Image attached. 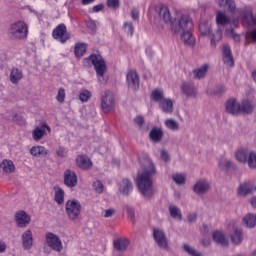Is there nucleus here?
Returning <instances> with one entry per match:
<instances>
[{
  "mask_svg": "<svg viewBox=\"0 0 256 256\" xmlns=\"http://www.w3.org/2000/svg\"><path fill=\"white\" fill-rule=\"evenodd\" d=\"M237 193L239 197H247V195H251L252 190L249 184L244 183L239 185Z\"/></svg>",
  "mask_w": 256,
  "mask_h": 256,
  "instance_id": "nucleus-38",
  "label": "nucleus"
},
{
  "mask_svg": "<svg viewBox=\"0 0 256 256\" xmlns=\"http://www.w3.org/2000/svg\"><path fill=\"white\" fill-rule=\"evenodd\" d=\"M23 79V71L19 70V68H12L10 72V81L13 85H17L19 81Z\"/></svg>",
  "mask_w": 256,
  "mask_h": 256,
  "instance_id": "nucleus-29",
  "label": "nucleus"
},
{
  "mask_svg": "<svg viewBox=\"0 0 256 256\" xmlns=\"http://www.w3.org/2000/svg\"><path fill=\"white\" fill-rule=\"evenodd\" d=\"M249 150H238L235 153V158L239 163H247L249 159Z\"/></svg>",
  "mask_w": 256,
  "mask_h": 256,
  "instance_id": "nucleus-34",
  "label": "nucleus"
},
{
  "mask_svg": "<svg viewBox=\"0 0 256 256\" xmlns=\"http://www.w3.org/2000/svg\"><path fill=\"white\" fill-rule=\"evenodd\" d=\"M15 221L18 227L25 228L31 223V216L27 212L20 210L15 214Z\"/></svg>",
  "mask_w": 256,
  "mask_h": 256,
  "instance_id": "nucleus-13",
  "label": "nucleus"
},
{
  "mask_svg": "<svg viewBox=\"0 0 256 256\" xmlns=\"http://www.w3.org/2000/svg\"><path fill=\"white\" fill-rule=\"evenodd\" d=\"M125 29H126V33H129L130 37H133V31H134L133 24L126 22Z\"/></svg>",
  "mask_w": 256,
  "mask_h": 256,
  "instance_id": "nucleus-56",
  "label": "nucleus"
},
{
  "mask_svg": "<svg viewBox=\"0 0 256 256\" xmlns=\"http://www.w3.org/2000/svg\"><path fill=\"white\" fill-rule=\"evenodd\" d=\"M134 122L138 125L139 129H143V125H145V118L143 116H136L134 118Z\"/></svg>",
  "mask_w": 256,
  "mask_h": 256,
  "instance_id": "nucleus-54",
  "label": "nucleus"
},
{
  "mask_svg": "<svg viewBox=\"0 0 256 256\" xmlns=\"http://www.w3.org/2000/svg\"><path fill=\"white\" fill-rule=\"evenodd\" d=\"M76 165L79 167V169L87 171L88 169H91V167H93V162L91 161V158H89V156L79 155L76 157Z\"/></svg>",
  "mask_w": 256,
  "mask_h": 256,
  "instance_id": "nucleus-16",
  "label": "nucleus"
},
{
  "mask_svg": "<svg viewBox=\"0 0 256 256\" xmlns=\"http://www.w3.org/2000/svg\"><path fill=\"white\" fill-rule=\"evenodd\" d=\"M242 224L246 229H255L256 228V214L248 213L242 219Z\"/></svg>",
  "mask_w": 256,
  "mask_h": 256,
  "instance_id": "nucleus-22",
  "label": "nucleus"
},
{
  "mask_svg": "<svg viewBox=\"0 0 256 256\" xmlns=\"http://www.w3.org/2000/svg\"><path fill=\"white\" fill-rule=\"evenodd\" d=\"M87 53V44L85 43H76L74 47V55L76 57H83Z\"/></svg>",
  "mask_w": 256,
  "mask_h": 256,
  "instance_id": "nucleus-37",
  "label": "nucleus"
},
{
  "mask_svg": "<svg viewBox=\"0 0 256 256\" xmlns=\"http://www.w3.org/2000/svg\"><path fill=\"white\" fill-rule=\"evenodd\" d=\"M38 155H47V149L43 146H38Z\"/></svg>",
  "mask_w": 256,
  "mask_h": 256,
  "instance_id": "nucleus-62",
  "label": "nucleus"
},
{
  "mask_svg": "<svg viewBox=\"0 0 256 256\" xmlns=\"http://www.w3.org/2000/svg\"><path fill=\"white\" fill-rule=\"evenodd\" d=\"M197 221V215L196 214H189L188 215V223H195Z\"/></svg>",
  "mask_w": 256,
  "mask_h": 256,
  "instance_id": "nucleus-61",
  "label": "nucleus"
},
{
  "mask_svg": "<svg viewBox=\"0 0 256 256\" xmlns=\"http://www.w3.org/2000/svg\"><path fill=\"white\" fill-rule=\"evenodd\" d=\"M216 22L218 27H225V25H229V23H231V20L229 19V17H227V15H225V13L218 12L216 16Z\"/></svg>",
  "mask_w": 256,
  "mask_h": 256,
  "instance_id": "nucleus-35",
  "label": "nucleus"
},
{
  "mask_svg": "<svg viewBox=\"0 0 256 256\" xmlns=\"http://www.w3.org/2000/svg\"><path fill=\"white\" fill-rule=\"evenodd\" d=\"M160 157L165 163H169V161H171V155H169V151L167 150H161Z\"/></svg>",
  "mask_w": 256,
  "mask_h": 256,
  "instance_id": "nucleus-50",
  "label": "nucleus"
},
{
  "mask_svg": "<svg viewBox=\"0 0 256 256\" xmlns=\"http://www.w3.org/2000/svg\"><path fill=\"white\" fill-rule=\"evenodd\" d=\"M240 15L245 21H253L255 17L253 16V10L251 8H244Z\"/></svg>",
  "mask_w": 256,
  "mask_h": 256,
  "instance_id": "nucleus-42",
  "label": "nucleus"
},
{
  "mask_svg": "<svg viewBox=\"0 0 256 256\" xmlns=\"http://www.w3.org/2000/svg\"><path fill=\"white\" fill-rule=\"evenodd\" d=\"M130 243L127 238H118L113 241V247L116 251H127V247H129Z\"/></svg>",
  "mask_w": 256,
  "mask_h": 256,
  "instance_id": "nucleus-24",
  "label": "nucleus"
},
{
  "mask_svg": "<svg viewBox=\"0 0 256 256\" xmlns=\"http://www.w3.org/2000/svg\"><path fill=\"white\" fill-rule=\"evenodd\" d=\"M225 85H218L215 87V89L212 91L213 95H223L225 93Z\"/></svg>",
  "mask_w": 256,
  "mask_h": 256,
  "instance_id": "nucleus-52",
  "label": "nucleus"
},
{
  "mask_svg": "<svg viewBox=\"0 0 256 256\" xmlns=\"http://www.w3.org/2000/svg\"><path fill=\"white\" fill-rule=\"evenodd\" d=\"M106 5L108 9H113V11H117L119 7H121V1L119 0H107Z\"/></svg>",
  "mask_w": 256,
  "mask_h": 256,
  "instance_id": "nucleus-45",
  "label": "nucleus"
},
{
  "mask_svg": "<svg viewBox=\"0 0 256 256\" xmlns=\"http://www.w3.org/2000/svg\"><path fill=\"white\" fill-rule=\"evenodd\" d=\"M209 70V65L203 64L202 67L198 69H194L190 75H194L193 79H203L205 75H207V71Z\"/></svg>",
  "mask_w": 256,
  "mask_h": 256,
  "instance_id": "nucleus-32",
  "label": "nucleus"
},
{
  "mask_svg": "<svg viewBox=\"0 0 256 256\" xmlns=\"http://www.w3.org/2000/svg\"><path fill=\"white\" fill-rule=\"evenodd\" d=\"M169 213L172 219H178V221H182L183 215L181 214V210L177 206L170 205Z\"/></svg>",
  "mask_w": 256,
  "mask_h": 256,
  "instance_id": "nucleus-40",
  "label": "nucleus"
},
{
  "mask_svg": "<svg viewBox=\"0 0 256 256\" xmlns=\"http://www.w3.org/2000/svg\"><path fill=\"white\" fill-rule=\"evenodd\" d=\"M83 63L86 67H91V64L94 66L96 75L98 77H104L105 71H107V64L102 55L97 56V54H91L89 57L83 60Z\"/></svg>",
  "mask_w": 256,
  "mask_h": 256,
  "instance_id": "nucleus-4",
  "label": "nucleus"
},
{
  "mask_svg": "<svg viewBox=\"0 0 256 256\" xmlns=\"http://www.w3.org/2000/svg\"><path fill=\"white\" fill-rule=\"evenodd\" d=\"M12 121H15L19 125H25V120L17 113L13 114Z\"/></svg>",
  "mask_w": 256,
  "mask_h": 256,
  "instance_id": "nucleus-55",
  "label": "nucleus"
},
{
  "mask_svg": "<svg viewBox=\"0 0 256 256\" xmlns=\"http://www.w3.org/2000/svg\"><path fill=\"white\" fill-rule=\"evenodd\" d=\"M211 188V185L207 182V180H199L193 186V191L196 195H205L207 191Z\"/></svg>",
  "mask_w": 256,
  "mask_h": 256,
  "instance_id": "nucleus-17",
  "label": "nucleus"
},
{
  "mask_svg": "<svg viewBox=\"0 0 256 256\" xmlns=\"http://www.w3.org/2000/svg\"><path fill=\"white\" fill-rule=\"evenodd\" d=\"M54 201L58 204V205H63V203H65V191L59 187L58 185L54 186Z\"/></svg>",
  "mask_w": 256,
  "mask_h": 256,
  "instance_id": "nucleus-27",
  "label": "nucleus"
},
{
  "mask_svg": "<svg viewBox=\"0 0 256 256\" xmlns=\"http://www.w3.org/2000/svg\"><path fill=\"white\" fill-rule=\"evenodd\" d=\"M126 81L128 85V89H132V91H139L140 80L139 74L137 71L131 70L126 75Z\"/></svg>",
  "mask_w": 256,
  "mask_h": 256,
  "instance_id": "nucleus-11",
  "label": "nucleus"
},
{
  "mask_svg": "<svg viewBox=\"0 0 256 256\" xmlns=\"http://www.w3.org/2000/svg\"><path fill=\"white\" fill-rule=\"evenodd\" d=\"M247 164H248V167H250V169H256V152L255 151L249 152Z\"/></svg>",
  "mask_w": 256,
  "mask_h": 256,
  "instance_id": "nucleus-44",
  "label": "nucleus"
},
{
  "mask_svg": "<svg viewBox=\"0 0 256 256\" xmlns=\"http://www.w3.org/2000/svg\"><path fill=\"white\" fill-rule=\"evenodd\" d=\"M139 161L143 173L138 174L136 178L137 187L143 197L151 199L153 197V176L157 175V169L148 155H143Z\"/></svg>",
  "mask_w": 256,
  "mask_h": 256,
  "instance_id": "nucleus-2",
  "label": "nucleus"
},
{
  "mask_svg": "<svg viewBox=\"0 0 256 256\" xmlns=\"http://www.w3.org/2000/svg\"><path fill=\"white\" fill-rule=\"evenodd\" d=\"M131 189H133V183H131V180L127 178L123 179L122 184L119 187L120 193H122V195L129 196Z\"/></svg>",
  "mask_w": 256,
  "mask_h": 256,
  "instance_id": "nucleus-30",
  "label": "nucleus"
},
{
  "mask_svg": "<svg viewBox=\"0 0 256 256\" xmlns=\"http://www.w3.org/2000/svg\"><path fill=\"white\" fill-rule=\"evenodd\" d=\"M131 13H132V19H133L134 21H137V19H139V11H137L136 9H133V10L131 11Z\"/></svg>",
  "mask_w": 256,
  "mask_h": 256,
  "instance_id": "nucleus-63",
  "label": "nucleus"
},
{
  "mask_svg": "<svg viewBox=\"0 0 256 256\" xmlns=\"http://www.w3.org/2000/svg\"><path fill=\"white\" fill-rule=\"evenodd\" d=\"M0 169H2L4 173H15V164H13L11 160L4 159L0 164Z\"/></svg>",
  "mask_w": 256,
  "mask_h": 256,
  "instance_id": "nucleus-33",
  "label": "nucleus"
},
{
  "mask_svg": "<svg viewBox=\"0 0 256 256\" xmlns=\"http://www.w3.org/2000/svg\"><path fill=\"white\" fill-rule=\"evenodd\" d=\"M101 109L103 113H111L115 109V97L111 92H105L101 99Z\"/></svg>",
  "mask_w": 256,
  "mask_h": 256,
  "instance_id": "nucleus-9",
  "label": "nucleus"
},
{
  "mask_svg": "<svg viewBox=\"0 0 256 256\" xmlns=\"http://www.w3.org/2000/svg\"><path fill=\"white\" fill-rule=\"evenodd\" d=\"M159 107L163 113L171 115L174 111L173 100H171V98H166L160 102Z\"/></svg>",
  "mask_w": 256,
  "mask_h": 256,
  "instance_id": "nucleus-25",
  "label": "nucleus"
},
{
  "mask_svg": "<svg viewBox=\"0 0 256 256\" xmlns=\"http://www.w3.org/2000/svg\"><path fill=\"white\" fill-rule=\"evenodd\" d=\"M47 131H51V127H49V125H47V123H43L41 127H36L33 132H32V136L34 141H41V139H43L46 130Z\"/></svg>",
  "mask_w": 256,
  "mask_h": 256,
  "instance_id": "nucleus-20",
  "label": "nucleus"
},
{
  "mask_svg": "<svg viewBox=\"0 0 256 256\" xmlns=\"http://www.w3.org/2000/svg\"><path fill=\"white\" fill-rule=\"evenodd\" d=\"M230 33H231L234 41H236V43H239V41H241V36L239 34L235 33V29H233V28L226 29L225 34L230 35Z\"/></svg>",
  "mask_w": 256,
  "mask_h": 256,
  "instance_id": "nucleus-48",
  "label": "nucleus"
},
{
  "mask_svg": "<svg viewBox=\"0 0 256 256\" xmlns=\"http://www.w3.org/2000/svg\"><path fill=\"white\" fill-rule=\"evenodd\" d=\"M241 105V112L244 113L245 115H251L253 113V110L255 107L249 100H244Z\"/></svg>",
  "mask_w": 256,
  "mask_h": 256,
  "instance_id": "nucleus-39",
  "label": "nucleus"
},
{
  "mask_svg": "<svg viewBox=\"0 0 256 256\" xmlns=\"http://www.w3.org/2000/svg\"><path fill=\"white\" fill-rule=\"evenodd\" d=\"M52 37L60 39L61 43H67L71 39V34L67 32V26L65 24H59L52 32Z\"/></svg>",
  "mask_w": 256,
  "mask_h": 256,
  "instance_id": "nucleus-10",
  "label": "nucleus"
},
{
  "mask_svg": "<svg viewBox=\"0 0 256 256\" xmlns=\"http://www.w3.org/2000/svg\"><path fill=\"white\" fill-rule=\"evenodd\" d=\"M182 93L191 99H195L197 97V88H195V84L190 81H185L181 86Z\"/></svg>",
  "mask_w": 256,
  "mask_h": 256,
  "instance_id": "nucleus-14",
  "label": "nucleus"
},
{
  "mask_svg": "<svg viewBox=\"0 0 256 256\" xmlns=\"http://www.w3.org/2000/svg\"><path fill=\"white\" fill-rule=\"evenodd\" d=\"M56 99L59 103H63L65 101V89L60 88L58 90V94L56 96Z\"/></svg>",
  "mask_w": 256,
  "mask_h": 256,
  "instance_id": "nucleus-53",
  "label": "nucleus"
},
{
  "mask_svg": "<svg viewBox=\"0 0 256 256\" xmlns=\"http://www.w3.org/2000/svg\"><path fill=\"white\" fill-rule=\"evenodd\" d=\"M249 36L256 43V28L249 33Z\"/></svg>",
  "mask_w": 256,
  "mask_h": 256,
  "instance_id": "nucleus-64",
  "label": "nucleus"
},
{
  "mask_svg": "<svg viewBox=\"0 0 256 256\" xmlns=\"http://www.w3.org/2000/svg\"><path fill=\"white\" fill-rule=\"evenodd\" d=\"M218 6L221 7L227 13H234L237 9V3L235 0H217Z\"/></svg>",
  "mask_w": 256,
  "mask_h": 256,
  "instance_id": "nucleus-19",
  "label": "nucleus"
},
{
  "mask_svg": "<svg viewBox=\"0 0 256 256\" xmlns=\"http://www.w3.org/2000/svg\"><path fill=\"white\" fill-rule=\"evenodd\" d=\"M163 129L159 127H153L149 133L150 141H153V143H161L163 140Z\"/></svg>",
  "mask_w": 256,
  "mask_h": 256,
  "instance_id": "nucleus-21",
  "label": "nucleus"
},
{
  "mask_svg": "<svg viewBox=\"0 0 256 256\" xmlns=\"http://www.w3.org/2000/svg\"><path fill=\"white\" fill-rule=\"evenodd\" d=\"M27 33V24L18 21L11 24L8 35L10 39L20 41L22 39H27Z\"/></svg>",
  "mask_w": 256,
  "mask_h": 256,
  "instance_id": "nucleus-5",
  "label": "nucleus"
},
{
  "mask_svg": "<svg viewBox=\"0 0 256 256\" xmlns=\"http://www.w3.org/2000/svg\"><path fill=\"white\" fill-rule=\"evenodd\" d=\"M105 9L104 4H98L92 8V13H99V11H103Z\"/></svg>",
  "mask_w": 256,
  "mask_h": 256,
  "instance_id": "nucleus-58",
  "label": "nucleus"
},
{
  "mask_svg": "<svg viewBox=\"0 0 256 256\" xmlns=\"http://www.w3.org/2000/svg\"><path fill=\"white\" fill-rule=\"evenodd\" d=\"M79 99L80 101H82V103H86V101H89V99H91V92H89L88 90H84L82 93H80Z\"/></svg>",
  "mask_w": 256,
  "mask_h": 256,
  "instance_id": "nucleus-49",
  "label": "nucleus"
},
{
  "mask_svg": "<svg viewBox=\"0 0 256 256\" xmlns=\"http://www.w3.org/2000/svg\"><path fill=\"white\" fill-rule=\"evenodd\" d=\"M30 153L33 155V157H39V146H33L30 149Z\"/></svg>",
  "mask_w": 256,
  "mask_h": 256,
  "instance_id": "nucleus-59",
  "label": "nucleus"
},
{
  "mask_svg": "<svg viewBox=\"0 0 256 256\" xmlns=\"http://www.w3.org/2000/svg\"><path fill=\"white\" fill-rule=\"evenodd\" d=\"M160 19L170 25V30L172 33L181 34L180 41L185 45V47H195V36H193V20L189 15L182 14L177 18L171 17V12L166 6H161L158 10Z\"/></svg>",
  "mask_w": 256,
  "mask_h": 256,
  "instance_id": "nucleus-1",
  "label": "nucleus"
},
{
  "mask_svg": "<svg viewBox=\"0 0 256 256\" xmlns=\"http://www.w3.org/2000/svg\"><path fill=\"white\" fill-rule=\"evenodd\" d=\"M124 209H126L127 215L129 216V219L132 221V223L135 225L136 219H135V209L133 207L126 205L124 206Z\"/></svg>",
  "mask_w": 256,
  "mask_h": 256,
  "instance_id": "nucleus-46",
  "label": "nucleus"
},
{
  "mask_svg": "<svg viewBox=\"0 0 256 256\" xmlns=\"http://www.w3.org/2000/svg\"><path fill=\"white\" fill-rule=\"evenodd\" d=\"M165 125L171 131H179V123L175 119H166Z\"/></svg>",
  "mask_w": 256,
  "mask_h": 256,
  "instance_id": "nucleus-43",
  "label": "nucleus"
},
{
  "mask_svg": "<svg viewBox=\"0 0 256 256\" xmlns=\"http://www.w3.org/2000/svg\"><path fill=\"white\" fill-rule=\"evenodd\" d=\"M172 179L176 185H185V176L183 174H175Z\"/></svg>",
  "mask_w": 256,
  "mask_h": 256,
  "instance_id": "nucleus-47",
  "label": "nucleus"
},
{
  "mask_svg": "<svg viewBox=\"0 0 256 256\" xmlns=\"http://www.w3.org/2000/svg\"><path fill=\"white\" fill-rule=\"evenodd\" d=\"M22 244L24 249H31L33 247V233L31 230L28 229L22 234Z\"/></svg>",
  "mask_w": 256,
  "mask_h": 256,
  "instance_id": "nucleus-26",
  "label": "nucleus"
},
{
  "mask_svg": "<svg viewBox=\"0 0 256 256\" xmlns=\"http://www.w3.org/2000/svg\"><path fill=\"white\" fill-rule=\"evenodd\" d=\"M45 239L50 249L56 251V253H61V251H63V242H61V238H59V236H57L55 233H46Z\"/></svg>",
  "mask_w": 256,
  "mask_h": 256,
  "instance_id": "nucleus-7",
  "label": "nucleus"
},
{
  "mask_svg": "<svg viewBox=\"0 0 256 256\" xmlns=\"http://www.w3.org/2000/svg\"><path fill=\"white\" fill-rule=\"evenodd\" d=\"M57 155H58V157H66V155H67V152H65V148H59L58 150H57Z\"/></svg>",
  "mask_w": 256,
  "mask_h": 256,
  "instance_id": "nucleus-60",
  "label": "nucleus"
},
{
  "mask_svg": "<svg viewBox=\"0 0 256 256\" xmlns=\"http://www.w3.org/2000/svg\"><path fill=\"white\" fill-rule=\"evenodd\" d=\"M226 113L229 115H239L241 113V104L237 103V99L230 98L225 103Z\"/></svg>",
  "mask_w": 256,
  "mask_h": 256,
  "instance_id": "nucleus-12",
  "label": "nucleus"
},
{
  "mask_svg": "<svg viewBox=\"0 0 256 256\" xmlns=\"http://www.w3.org/2000/svg\"><path fill=\"white\" fill-rule=\"evenodd\" d=\"M92 187L96 193H103V183L101 181L94 182Z\"/></svg>",
  "mask_w": 256,
  "mask_h": 256,
  "instance_id": "nucleus-51",
  "label": "nucleus"
},
{
  "mask_svg": "<svg viewBox=\"0 0 256 256\" xmlns=\"http://www.w3.org/2000/svg\"><path fill=\"white\" fill-rule=\"evenodd\" d=\"M199 33L202 37H209L211 47H217V43L223 39V28L218 27L216 32L213 33L211 29V22L209 20H203L199 24Z\"/></svg>",
  "mask_w": 256,
  "mask_h": 256,
  "instance_id": "nucleus-3",
  "label": "nucleus"
},
{
  "mask_svg": "<svg viewBox=\"0 0 256 256\" xmlns=\"http://www.w3.org/2000/svg\"><path fill=\"white\" fill-rule=\"evenodd\" d=\"M64 185H66V187H70L71 189H73V187H77V174L74 171L69 169L65 170Z\"/></svg>",
  "mask_w": 256,
  "mask_h": 256,
  "instance_id": "nucleus-15",
  "label": "nucleus"
},
{
  "mask_svg": "<svg viewBox=\"0 0 256 256\" xmlns=\"http://www.w3.org/2000/svg\"><path fill=\"white\" fill-rule=\"evenodd\" d=\"M153 239L160 249H169V240L167 239L165 231L162 229L154 228Z\"/></svg>",
  "mask_w": 256,
  "mask_h": 256,
  "instance_id": "nucleus-8",
  "label": "nucleus"
},
{
  "mask_svg": "<svg viewBox=\"0 0 256 256\" xmlns=\"http://www.w3.org/2000/svg\"><path fill=\"white\" fill-rule=\"evenodd\" d=\"M223 62L228 67H235V59H233V53L231 52V47L229 45L223 46Z\"/></svg>",
  "mask_w": 256,
  "mask_h": 256,
  "instance_id": "nucleus-18",
  "label": "nucleus"
},
{
  "mask_svg": "<svg viewBox=\"0 0 256 256\" xmlns=\"http://www.w3.org/2000/svg\"><path fill=\"white\" fill-rule=\"evenodd\" d=\"M219 167L222 171H237V164L231 160H221L219 162Z\"/></svg>",
  "mask_w": 256,
  "mask_h": 256,
  "instance_id": "nucleus-28",
  "label": "nucleus"
},
{
  "mask_svg": "<svg viewBox=\"0 0 256 256\" xmlns=\"http://www.w3.org/2000/svg\"><path fill=\"white\" fill-rule=\"evenodd\" d=\"M183 249L185 253H188L190 256H203V253L199 252V250L194 247L189 246V244H183Z\"/></svg>",
  "mask_w": 256,
  "mask_h": 256,
  "instance_id": "nucleus-41",
  "label": "nucleus"
},
{
  "mask_svg": "<svg viewBox=\"0 0 256 256\" xmlns=\"http://www.w3.org/2000/svg\"><path fill=\"white\" fill-rule=\"evenodd\" d=\"M115 213H117L115 211V209H113V208L107 209V210H105L104 217L105 218L113 217V215H115Z\"/></svg>",
  "mask_w": 256,
  "mask_h": 256,
  "instance_id": "nucleus-57",
  "label": "nucleus"
},
{
  "mask_svg": "<svg viewBox=\"0 0 256 256\" xmlns=\"http://www.w3.org/2000/svg\"><path fill=\"white\" fill-rule=\"evenodd\" d=\"M150 97L152 101H155V103H160V104L162 103V101H164V99H166L163 90H159V89L153 90Z\"/></svg>",
  "mask_w": 256,
  "mask_h": 256,
  "instance_id": "nucleus-36",
  "label": "nucleus"
},
{
  "mask_svg": "<svg viewBox=\"0 0 256 256\" xmlns=\"http://www.w3.org/2000/svg\"><path fill=\"white\" fill-rule=\"evenodd\" d=\"M230 237L234 245H241V243H243V230L234 228L233 233L230 235Z\"/></svg>",
  "mask_w": 256,
  "mask_h": 256,
  "instance_id": "nucleus-31",
  "label": "nucleus"
},
{
  "mask_svg": "<svg viewBox=\"0 0 256 256\" xmlns=\"http://www.w3.org/2000/svg\"><path fill=\"white\" fill-rule=\"evenodd\" d=\"M212 240L220 247H229V241L225 238V235L220 231H215L212 235Z\"/></svg>",
  "mask_w": 256,
  "mask_h": 256,
  "instance_id": "nucleus-23",
  "label": "nucleus"
},
{
  "mask_svg": "<svg viewBox=\"0 0 256 256\" xmlns=\"http://www.w3.org/2000/svg\"><path fill=\"white\" fill-rule=\"evenodd\" d=\"M81 209V202L77 199L68 200L65 204L66 215L70 221H76V219H79Z\"/></svg>",
  "mask_w": 256,
  "mask_h": 256,
  "instance_id": "nucleus-6",
  "label": "nucleus"
}]
</instances>
